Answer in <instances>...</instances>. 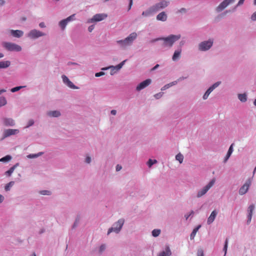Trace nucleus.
I'll return each mask as SVG.
<instances>
[{
	"instance_id": "nucleus-1",
	"label": "nucleus",
	"mask_w": 256,
	"mask_h": 256,
	"mask_svg": "<svg viewBox=\"0 0 256 256\" xmlns=\"http://www.w3.org/2000/svg\"><path fill=\"white\" fill-rule=\"evenodd\" d=\"M138 36L137 34L135 32L131 33L124 40H116L117 44L122 49H126L127 47L132 46L134 42Z\"/></svg>"
},
{
	"instance_id": "nucleus-2",
	"label": "nucleus",
	"mask_w": 256,
	"mask_h": 256,
	"mask_svg": "<svg viewBox=\"0 0 256 256\" xmlns=\"http://www.w3.org/2000/svg\"><path fill=\"white\" fill-rule=\"evenodd\" d=\"M181 37L180 34H170L166 37H162V46L166 48H170L172 46L174 43L178 40Z\"/></svg>"
},
{
	"instance_id": "nucleus-3",
	"label": "nucleus",
	"mask_w": 256,
	"mask_h": 256,
	"mask_svg": "<svg viewBox=\"0 0 256 256\" xmlns=\"http://www.w3.org/2000/svg\"><path fill=\"white\" fill-rule=\"evenodd\" d=\"M124 223V218H120L117 222H114L112 226L108 230L107 235H109L112 232L118 234L120 232Z\"/></svg>"
},
{
	"instance_id": "nucleus-4",
	"label": "nucleus",
	"mask_w": 256,
	"mask_h": 256,
	"mask_svg": "<svg viewBox=\"0 0 256 256\" xmlns=\"http://www.w3.org/2000/svg\"><path fill=\"white\" fill-rule=\"evenodd\" d=\"M216 180L215 178H212L208 184L199 190L196 194V197L200 198L204 196L214 186L216 183Z\"/></svg>"
},
{
	"instance_id": "nucleus-5",
	"label": "nucleus",
	"mask_w": 256,
	"mask_h": 256,
	"mask_svg": "<svg viewBox=\"0 0 256 256\" xmlns=\"http://www.w3.org/2000/svg\"><path fill=\"white\" fill-rule=\"evenodd\" d=\"M4 48L10 52H20L22 50V47L14 43L10 42H5L3 44Z\"/></svg>"
},
{
	"instance_id": "nucleus-6",
	"label": "nucleus",
	"mask_w": 256,
	"mask_h": 256,
	"mask_svg": "<svg viewBox=\"0 0 256 256\" xmlns=\"http://www.w3.org/2000/svg\"><path fill=\"white\" fill-rule=\"evenodd\" d=\"M213 43L214 40L212 39L203 41L198 44V50L202 52L208 50L212 48Z\"/></svg>"
},
{
	"instance_id": "nucleus-7",
	"label": "nucleus",
	"mask_w": 256,
	"mask_h": 256,
	"mask_svg": "<svg viewBox=\"0 0 256 256\" xmlns=\"http://www.w3.org/2000/svg\"><path fill=\"white\" fill-rule=\"evenodd\" d=\"M46 34L36 29L30 30L27 34V36L31 39H37L46 36Z\"/></svg>"
},
{
	"instance_id": "nucleus-8",
	"label": "nucleus",
	"mask_w": 256,
	"mask_h": 256,
	"mask_svg": "<svg viewBox=\"0 0 256 256\" xmlns=\"http://www.w3.org/2000/svg\"><path fill=\"white\" fill-rule=\"evenodd\" d=\"M170 4V2L168 0H160V2L153 5L156 12L166 8Z\"/></svg>"
},
{
	"instance_id": "nucleus-9",
	"label": "nucleus",
	"mask_w": 256,
	"mask_h": 256,
	"mask_svg": "<svg viewBox=\"0 0 256 256\" xmlns=\"http://www.w3.org/2000/svg\"><path fill=\"white\" fill-rule=\"evenodd\" d=\"M107 16L108 15L104 13L97 14H94L91 18L88 20V22L92 23L100 22L106 18Z\"/></svg>"
},
{
	"instance_id": "nucleus-10",
	"label": "nucleus",
	"mask_w": 256,
	"mask_h": 256,
	"mask_svg": "<svg viewBox=\"0 0 256 256\" xmlns=\"http://www.w3.org/2000/svg\"><path fill=\"white\" fill-rule=\"evenodd\" d=\"M236 0H224L216 8V10L218 12H221L230 4L234 3Z\"/></svg>"
},
{
	"instance_id": "nucleus-11",
	"label": "nucleus",
	"mask_w": 256,
	"mask_h": 256,
	"mask_svg": "<svg viewBox=\"0 0 256 256\" xmlns=\"http://www.w3.org/2000/svg\"><path fill=\"white\" fill-rule=\"evenodd\" d=\"M251 184L252 180L251 178H249L246 180L244 185L240 188L238 191L239 194L240 195H244L246 194L248 192Z\"/></svg>"
},
{
	"instance_id": "nucleus-12",
	"label": "nucleus",
	"mask_w": 256,
	"mask_h": 256,
	"mask_svg": "<svg viewBox=\"0 0 256 256\" xmlns=\"http://www.w3.org/2000/svg\"><path fill=\"white\" fill-rule=\"evenodd\" d=\"M75 14H73L68 17L62 20L59 22V26L62 30L65 29L66 25L69 22L73 21L75 20Z\"/></svg>"
},
{
	"instance_id": "nucleus-13",
	"label": "nucleus",
	"mask_w": 256,
	"mask_h": 256,
	"mask_svg": "<svg viewBox=\"0 0 256 256\" xmlns=\"http://www.w3.org/2000/svg\"><path fill=\"white\" fill-rule=\"evenodd\" d=\"M151 82L152 80L149 78L144 80L137 86L136 87V90L138 92L140 91L148 86Z\"/></svg>"
},
{
	"instance_id": "nucleus-14",
	"label": "nucleus",
	"mask_w": 256,
	"mask_h": 256,
	"mask_svg": "<svg viewBox=\"0 0 256 256\" xmlns=\"http://www.w3.org/2000/svg\"><path fill=\"white\" fill-rule=\"evenodd\" d=\"M62 78L63 82L66 84L68 87L72 89H78V88L65 75H62Z\"/></svg>"
},
{
	"instance_id": "nucleus-15",
	"label": "nucleus",
	"mask_w": 256,
	"mask_h": 256,
	"mask_svg": "<svg viewBox=\"0 0 256 256\" xmlns=\"http://www.w3.org/2000/svg\"><path fill=\"white\" fill-rule=\"evenodd\" d=\"M254 208H255V206L254 204H250L248 208V210H247V212H248L247 224H250V222L252 220V216L253 212L254 210Z\"/></svg>"
},
{
	"instance_id": "nucleus-16",
	"label": "nucleus",
	"mask_w": 256,
	"mask_h": 256,
	"mask_svg": "<svg viewBox=\"0 0 256 256\" xmlns=\"http://www.w3.org/2000/svg\"><path fill=\"white\" fill-rule=\"evenodd\" d=\"M19 132V130L18 129H8L4 132V138H6L12 135H15Z\"/></svg>"
},
{
	"instance_id": "nucleus-17",
	"label": "nucleus",
	"mask_w": 256,
	"mask_h": 256,
	"mask_svg": "<svg viewBox=\"0 0 256 256\" xmlns=\"http://www.w3.org/2000/svg\"><path fill=\"white\" fill-rule=\"evenodd\" d=\"M156 12L154 8L153 7V6H152L148 8L145 11H144L142 12V16H143L144 17H150V16H152V15H153V14Z\"/></svg>"
},
{
	"instance_id": "nucleus-18",
	"label": "nucleus",
	"mask_w": 256,
	"mask_h": 256,
	"mask_svg": "<svg viewBox=\"0 0 256 256\" xmlns=\"http://www.w3.org/2000/svg\"><path fill=\"white\" fill-rule=\"evenodd\" d=\"M184 77L180 78L178 80L174 81L172 82H171L169 84H168L164 85V86H162L161 88V90L162 91L165 90L166 89L170 88V87L176 84L178 82H180V80H184Z\"/></svg>"
},
{
	"instance_id": "nucleus-19",
	"label": "nucleus",
	"mask_w": 256,
	"mask_h": 256,
	"mask_svg": "<svg viewBox=\"0 0 256 256\" xmlns=\"http://www.w3.org/2000/svg\"><path fill=\"white\" fill-rule=\"evenodd\" d=\"M10 34L14 37V38H20V37H22L23 34H24V32L23 31L21 30H10Z\"/></svg>"
},
{
	"instance_id": "nucleus-20",
	"label": "nucleus",
	"mask_w": 256,
	"mask_h": 256,
	"mask_svg": "<svg viewBox=\"0 0 256 256\" xmlns=\"http://www.w3.org/2000/svg\"><path fill=\"white\" fill-rule=\"evenodd\" d=\"M172 255V252L168 246H166L164 250L160 252L158 256H170Z\"/></svg>"
},
{
	"instance_id": "nucleus-21",
	"label": "nucleus",
	"mask_w": 256,
	"mask_h": 256,
	"mask_svg": "<svg viewBox=\"0 0 256 256\" xmlns=\"http://www.w3.org/2000/svg\"><path fill=\"white\" fill-rule=\"evenodd\" d=\"M218 214V212L216 210H214L210 216L208 218L207 224H210L214 220L216 216Z\"/></svg>"
},
{
	"instance_id": "nucleus-22",
	"label": "nucleus",
	"mask_w": 256,
	"mask_h": 256,
	"mask_svg": "<svg viewBox=\"0 0 256 256\" xmlns=\"http://www.w3.org/2000/svg\"><path fill=\"white\" fill-rule=\"evenodd\" d=\"M221 84L220 82H217L211 86L205 92V94L209 96L210 94Z\"/></svg>"
},
{
	"instance_id": "nucleus-23",
	"label": "nucleus",
	"mask_w": 256,
	"mask_h": 256,
	"mask_svg": "<svg viewBox=\"0 0 256 256\" xmlns=\"http://www.w3.org/2000/svg\"><path fill=\"white\" fill-rule=\"evenodd\" d=\"M221 84L220 82H217L211 86L205 92V94L209 96L210 94Z\"/></svg>"
},
{
	"instance_id": "nucleus-24",
	"label": "nucleus",
	"mask_w": 256,
	"mask_h": 256,
	"mask_svg": "<svg viewBox=\"0 0 256 256\" xmlns=\"http://www.w3.org/2000/svg\"><path fill=\"white\" fill-rule=\"evenodd\" d=\"M46 114L50 118H58L61 116L59 110H51L47 112Z\"/></svg>"
},
{
	"instance_id": "nucleus-25",
	"label": "nucleus",
	"mask_w": 256,
	"mask_h": 256,
	"mask_svg": "<svg viewBox=\"0 0 256 256\" xmlns=\"http://www.w3.org/2000/svg\"><path fill=\"white\" fill-rule=\"evenodd\" d=\"M234 144H232L228 150V152H227V154L226 156V157L224 158V163H226V162L229 159L230 157V156L232 155L233 151H234Z\"/></svg>"
},
{
	"instance_id": "nucleus-26",
	"label": "nucleus",
	"mask_w": 256,
	"mask_h": 256,
	"mask_svg": "<svg viewBox=\"0 0 256 256\" xmlns=\"http://www.w3.org/2000/svg\"><path fill=\"white\" fill-rule=\"evenodd\" d=\"M168 16L164 12H162L156 16V20L162 22H166L167 20Z\"/></svg>"
},
{
	"instance_id": "nucleus-27",
	"label": "nucleus",
	"mask_w": 256,
	"mask_h": 256,
	"mask_svg": "<svg viewBox=\"0 0 256 256\" xmlns=\"http://www.w3.org/2000/svg\"><path fill=\"white\" fill-rule=\"evenodd\" d=\"M181 52H182V49L180 48L174 51V54L172 56V60L176 61L177 60H178L180 56Z\"/></svg>"
},
{
	"instance_id": "nucleus-28",
	"label": "nucleus",
	"mask_w": 256,
	"mask_h": 256,
	"mask_svg": "<svg viewBox=\"0 0 256 256\" xmlns=\"http://www.w3.org/2000/svg\"><path fill=\"white\" fill-rule=\"evenodd\" d=\"M3 123L6 126H14L15 124L14 120L11 118H4Z\"/></svg>"
},
{
	"instance_id": "nucleus-29",
	"label": "nucleus",
	"mask_w": 256,
	"mask_h": 256,
	"mask_svg": "<svg viewBox=\"0 0 256 256\" xmlns=\"http://www.w3.org/2000/svg\"><path fill=\"white\" fill-rule=\"evenodd\" d=\"M6 92L5 89L0 90V94ZM7 103L6 98L4 96H0V107L5 106Z\"/></svg>"
},
{
	"instance_id": "nucleus-30",
	"label": "nucleus",
	"mask_w": 256,
	"mask_h": 256,
	"mask_svg": "<svg viewBox=\"0 0 256 256\" xmlns=\"http://www.w3.org/2000/svg\"><path fill=\"white\" fill-rule=\"evenodd\" d=\"M126 61V60H123L122 62H121L120 64H118V65H116V66H109L108 67L103 68H102V70H106L110 69V68H118V69L121 66H123L124 64H125Z\"/></svg>"
},
{
	"instance_id": "nucleus-31",
	"label": "nucleus",
	"mask_w": 256,
	"mask_h": 256,
	"mask_svg": "<svg viewBox=\"0 0 256 256\" xmlns=\"http://www.w3.org/2000/svg\"><path fill=\"white\" fill-rule=\"evenodd\" d=\"M10 65V62L9 60H2L0 62V68H6Z\"/></svg>"
},
{
	"instance_id": "nucleus-32",
	"label": "nucleus",
	"mask_w": 256,
	"mask_h": 256,
	"mask_svg": "<svg viewBox=\"0 0 256 256\" xmlns=\"http://www.w3.org/2000/svg\"><path fill=\"white\" fill-rule=\"evenodd\" d=\"M238 100L242 102H245L247 100V95L246 94H239L238 95Z\"/></svg>"
},
{
	"instance_id": "nucleus-33",
	"label": "nucleus",
	"mask_w": 256,
	"mask_h": 256,
	"mask_svg": "<svg viewBox=\"0 0 256 256\" xmlns=\"http://www.w3.org/2000/svg\"><path fill=\"white\" fill-rule=\"evenodd\" d=\"M200 227H201V226L198 225L193 230L192 232V233L190 234V239L191 240L194 239L197 232L198 230L200 229Z\"/></svg>"
},
{
	"instance_id": "nucleus-34",
	"label": "nucleus",
	"mask_w": 256,
	"mask_h": 256,
	"mask_svg": "<svg viewBox=\"0 0 256 256\" xmlns=\"http://www.w3.org/2000/svg\"><path fill=\"white\" fill-rule=\"evenodd\" d=\"M43 154V152H39L38 154H28L26 156L28 158H34L41 156Z\"/></svg>"
},
{
	"instance_id": "nucleus-35",
	"label": "nucleus",
	"mask_w": 256,
	"mask_h": 256,
	"mask_svg": "<svg viewBox=\"0 0 256 256\" xmlns=\"http://www.w3.org/2000/svg\"><path fill=\"white\" fill-rule=\"evenodd\" d=\"M18 165V164H17L14 165L13 166L11 167L8 171L5 172L6 175L8 176H10Z\"/></svg>"
},
{
	"instance_id": "nucleus-36",
	"label": "nucleus",
	"mask_w": 256,
	"mask_h": 256,
	"mask_svg": "<svg viewBox=\"0 0 256 256\" xmlns=\"http://www.w3.org/2000/svg\"><path fill=\"white\" fill-rule=\"evenodd\" d=\"M161 233V230L160 229H154L152 232V234L154 237H158Z\"/></svg>"
},
{
	"instance_id": "nucleus-37",
	"label": "nucleus",
	"mask_w": 256,
	"mask_h": 256,
	"mask_svg": "<svg viewBox=\"0 0 256 256\" xmlns=\"http://www.w3.org/2000/svg\"><path fill=\"white\" fill-rule=\"evenodd\" d=\"M14 182L12 181L7 184L4 187L5 190L6 192L9 191L10 190L11 188L14 186Z\"/></svg>"
},
{
	"instance_id": "nucleus-38",
	"label": "nucleus",
	"mask_w": 256,
	"mask_h": 256,
	"mask_svg": "<svg viewBox=\"0 0 256 256\" xmlns=\"http://www.w3.org/2000/svg\"><path fill=\"white\" fill-rule=\"evenodd\" d=\"M176 159L178 160L180 164H182L184 160V156L182 154L179 153L176 155Z\"/></svg>"
},
{
	"instance_id": "nucleus-39",
	"label": "nucleus",
	"mask_w": 256,
	"mask_h": 256,
	"mask_svg": "<svg viewBox=\"0 0 256 256\" xmlns=\"http://www.w3.org/2000/svg\"><path fill=\"white\" fill-rule=\"evenodd\" d=\"M12 156L10 155H7L0 159V162H7L10 161L12 159Z\"/></svg>"
},
{
	"instance_id": "nucleus-40",
	"label": "nucleus",
	"mask_w": 256,
	"mask_h": 256,
	"mask_svg": "<svg viewBox=\"0 0 256 256\" xmlns=\"http://www.w3.org/2000/svg\"><path fill=\"white\" fill-rule=\"evenodd\" d=\"M156 162L157 160H156L149 159L146 164L150 168Z\"/></svg>"
},
{
	"instance_id": "nucleus-41",
	"label": "nucleus",
	"mask_w": 256,
	"mask_h": 256,
	"mask_svg": "<svg viewBox=\"0 0 256 256\" xmlns=\"http://www.w3.org/2000/svg\"><path fill=\"white\" fill-rule=\"evenodd\" d=\"M26 86H16V87H14V88H12L11 90H10V91L12 92H16L18 91L19 90H21L22 88H25Z\"/></svg>"
},
{
	"instance_id": "nucleus-42",
	"label": "nucleus",
	"mask_w": 256,
	"mask_h": 256,
	"mask_svg": "<svg viewBox=\"0 0 256 256\" xmlns=\"http://www.w3.org/2000/svg\"><path fill=\"white\" fill-rule=\"evenodd\" d=\"M122 66H121L120 68L118 69V68H110V69L111 70H110V74L111 75H114V74L116 73V72L118 71L119 70H120L122 68Z\"/></svg>"
},
{
	"instance_id": "nucleus-43",
	"label": "nucleus",
	"mask_w": 256,
	"mask_h": 256,
	"mask_svg": "<svg viewBox=\"0 0 256 256\" xmlns=\"http://www.w3.org/2000/svg\"><path fill=\"white\" fill-rule=\"evenodd\" d=\"M228 238H226L225 240L224 246L223 248V250L224 252V256H226V253L227 252V249H228Z\"/></svg>"
},
{
	"instance_id": "nucleus-44",
	"label": "nucleus",
	"mask_w": 256,
	"mask_h": 256,
	"mask_svg": "<svg viewBox=\"0 0 256 256\" xmlns=\"http://www.w3.org/2000/svg\"><path fill=\"white\" fill-rule=\"evenodd\" d=\"M194 214V211L191 210L189 213L186 214L184 215V217L186 218V220H188V218H190V216L192 218Z\"/></svg>"
},
{
	"instance_id": "nucleus-45",
	"label": "nucleus",
	"mask_w": 256,
	"mask_h": 256,
	"mask_svg": "<svg viewBox=\"0 0 256 256\" xmlns=\"http://www.w3.org/2000/svg\"><path fill=\"white\" fill-rule=\"evenodd\" d=\"M39 193L42 195H47V196L50 195V194H51L49 190H40V191Z\"/></svg>"
},
{
	"instance_id": "nucleus-46",
	"label": "nucleus",
	"mask_w": 256,
	"mask_h": 256,
	"mask_svg": "<svg viewBox=\"0 0 256 256\" xmlns=\"http://www.w3.org/2000/svg\"><path fill=\"white\" fill-rule=\"evenodd\" d=\"M79 222H80V218L78 216L76 218L75 222L72 226V228H76L78 226Z\"/></svg>"
},
{
	"instance_id": "nucleus-47",
	"label": "nucleus",
	"mask_w": 256,
	"mask_h": 256,
	"mask_svg": "<svg viewBox=\"0 0 256 256\" xmlns=\"http://www.w3.org/2000/svg\"><path fill=\"white\" fill-rule=\"evenodd\" d=\"M34 124V120H30L28 122V124L26 126V128L32 126Z\"/></svg>"
},
{
	"instance_id": "nucleus-48",
	"label": "nucleus",
	"mask_w": 256,
	"mask_h": 256,
	"mask_svg": "<svg viewBox=\"0 0 256 256\" xmlns=\"http://www.w3.org/2000/svg\"><path fill=\"white\" fill-rule=\"evenodd\" d=\"M162 95H163V92H158V94H155L154 95V97L156 99H159L162 96Z\"/></svg>"
},
{
	"instance_id": "nucleus-49",
	"label": "nucleus",
	"mask_w": 256,
	"mask_h": 256,
	"mask_svg": "<svg viewBox=\"0 0 256 256\" xmlns=\"http://www.w3.org/2000/svg\"><path fill=\"white\" fill-rule=\"evenodd\" d=\"M106 246L105 244H102L99 248V251L100 252H102L103 251H104L106 250Z\"/></svg>"
},
{
	"instance_id": "nucleus-50",
	"label": "nucleus",
	"mask_w": 256,
	"mask_h": 256,
	"mask_svg": "<svg viewBox=\"0 0 256 256\" xmlns=\"http://www.w3.org/2000/svg\"><path fill=\"white\" fill-rule=\"evenodd\" d=\"M197 256H204V252L202 249L198 250Z\"/></svg>"
},
{
	"instance_id": "nucleus-51",
	"label": "nucleus",
	"mask_w": 256,
	"mask_h": 256,
	"mask_svg": "<svg viewBox=\"0 0 256 256\" xmlns=\"http://www.w3.org/2000/svg\"><path fill=\"white\" fill-rule=\"evenodd\" d=\"M186 10L185 8H181L179 10H178L176 13H186Z\"/></svg>"
},
{
	"instance_id": "nucleus-52",
	"label": "nucleus",
	"mask_w": 256,
	"mask_h": 256,
	"mask_svg": "<svg viewBox=\"0 0 256 256\" xmlns=\"http://www.w3.org/2000/svg\"><path fill=\"white\" fill-rule=\"evenodd\" d=\"M251 20L252 21H256V12H254L251 16Z\"/></svg>"
},
{
	"instance_id": "nucleus-53",
	"label": "nucleus",
	"mask_w": 256,
	"mask_h": 256,
	"mask_svg": "<svg viewBox=\"0 0 256 256\" xmlns=\"http://www.w3.org/2000/svg\"><path fill=\"white\" fill-rule=\"evenodd\" d=\"M104 72H96L95 74V76L96 77H100V76H104Z\"/></svg>"
},
{
	"instance_id": "nucleus-54",
	"label": "nucleus",
	"mask_w": 256,
	"mask_h": 256,
	"mask_svg": "<svg viewBox=\"0 0 256 256\" xmlns=\"http://www.w3.org/2000/svg\"><path fill=\"white\" fill-rule=\"evenodd\" d=\"M91 161H92L91 158L89 156H87L86 157V160H85L87 164H90V163Z\"/></svg>"
},
{
	"instance_id": "nucleus-55",
	"label": "nucleus",
	"mask_w": 256,
	"mask_h": 256,
	"mask_svg": "<svg viewBox=\"0 0 256 256\" xmlns=\"http://www.w3.org/2000/svg\"><path fill=\"white\" fill-rule=\"evenodd\" d=\"M132 3H133L132 0H129V4H128V10H130L131 9L132 5Z\"/></svg>"
},
{
	"instance_id": "nucleus-56",
	"label": "nucleus",
	"mask_w": 256,
	"mask_h": 256,
	"mask_svg": "<svg viewBox=\"0 0 256 256\" xmlns=\"http://www.w3.org/2000/svg\"><path fill=\"white\" fill-rule=\"evenodd\" d=\"M122 168V166L120 164H117L116 167V172H118L121 170Z\"/></svg>"
},
{
	"instance_id": "nucleus-57",
	"label": "nucleus",
	"mask_w": 256,
	"mask_h": 256,
	"mask_svg": "<svg viewBox=\"0 0 256 256\" xmlns=\"http://www.w3.org/2000/svg\"><path fill=\"white\" fill-rule=\"evenodd\" d=\"M94 25H91V26H89L88 28V32H92L93 30L94 29Z\"/></svg>"
},
{
	"instance_id": "nucleus-58",
	"label": "nucleus",
	"mask_w": 256,
	"mask_h": 256,
	"mask_svg": "<svg viewBox=\"0 0 256 256\" xmlns=\"http://www.w3.org/2000/svg\"><path fill=\"white\" fill-rule=\"evenodd\" d=\"M39 26L40 28H44L46 27V26L44 22H41L39 24Z\"/></svg>"
},
{
	"instance_id": "nucleus-59",
	"label": "nucleus",
	"mask_w": 256,
	"mask_h": 256,
	"mask_svg": "<svg viewBox=\"0 0 256 256\" xmlns=\"http://www.w3.org/2000/svg\"><path fill=\"white\" fill-rule=\"evenodd\" d=\"M67 64H68V66H70V65L78 66V64H77L76 62H68Z\"/></svg>"
},
{
	"instance_id": "nucleus-60",
	"label": "nucleus",
	"mask_w": 256,
	"mask_h": 256,
	"mask_svg": "<svg viewBox=\"0 0 256 256\" xmlns=\"http://www.w3.org/2000/svg\"><path fill=\"white\" fill-rule=\"evenodd\" d=\"M245 0H240L236 5V6H240L244 2Z\"/></svg>"
},
{
	"instance_id": "nucleus-61",
	"label": "nucleus",
	"mask_w": 256,
	"mask_h": 256,
	"mask_svg": "<svg viewBox=\"0 0 256 256\" xmlns=\"http://www.w3.org/2000/svg\"><path fill=\"white\" fill-rule=\"evenodd\" d=\"M158 40H162V38H158L152 40L151 42H154Z\"/></svg>"
},
{
	"instance_id": "nucleus-62",
	"label": "nucleus",
	"mask_w": 256,
	"mask_h": 256,
	"mask_svg": "<svg viewBox=\"0 0 256 256\" xmlns=\"http://www.w3.org/2000/svg\"><path fill=\"white\" fill-rule=\"evenodd\" d=\"M4 196L2 195V194H0V204H1L2 202H3V201H4Z\"/></svg>"
},
{
	"instance_id": "nucleus-63",
	"label": "nucleus",
	"mask_w": 256,
	"mask_h": 256,
	"mask_svg": "<svg viewBox=\"0 0 256 256\" xmlns=\"http://www.w3.org/2000/svg\"><path fill=\"white\" fill-rule=\"evenodd\" d=\"M208 96L204 93V94L203 95L202 98L204 100H206L208 98Z\"/></svg>"
},
{
	"instance_id": "nucleus-64",
	"label": "nucleus",
	"mask_w": 256,
	"mask_h": 256,
	"mask_svg": "<svg viewBox=\"0 0 256 256\" xmlns=\"http://www.w3.org/2000/svg\"><path fill=\"white\" fill-rule=\"evenodd\" d=\"M159 64H156L152 69V70H156V69H157L158 67H159Z\"/></svg>"
}]
</instances>
